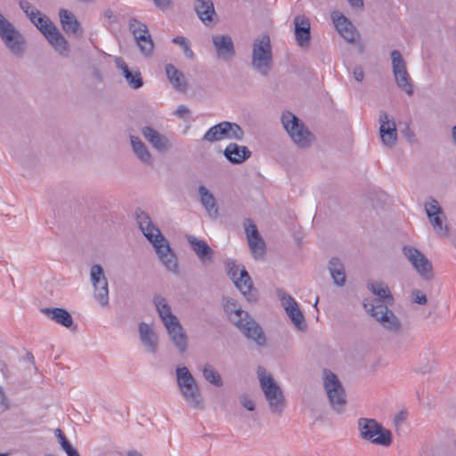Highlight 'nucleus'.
I'll return each mask as SVG.
<instances>
[{"instance_id":"obj_1","label":"nucleus","mask_w":456,"mask_h":456,"mask_svg":"<svg viewBox=\"0 0 456 456\" xmlns=\"http://www.w3.org/2000/svg\"><path fill=\"white\" fill-rule=\"evenodd\" d=\"M135 218L137 224L154 248L158 257L163 265L174 273H178V259L174 251L172 250L169 242L161 233L158 226H156L151 216L141 208L135 210Z\"/></svg>"},{"instance_id":"obj_2","label":"nucleus","mask_w":456,"mask_h":456,"mask_svg":"<svg viewBox=\"0 0 456 456\" xmlns=\"http://www.w3.org/2000/svg\"><path fill=\"white\" fill-rule=\"evenodd\" d=\"M224 310L228 315L229 321L233 323L246 338L253 340L258 346L265 345L266 338L262 328L247 311L242 310L238 305V302L235 299H224Z\"/></svg>"},{"instance_id":"obj_3","label":"nucleus","mask_w":456,"mask_h":456,"mask_svg":"<svg viewBox=\"0 0 456 456\" xmlns=\"http://www.w3.org/2000/svg\"><path fill=\"white\" fill-rule=\"evenodd\" d=\"M175 377L178 389L188 405L193 409L202 410L204 400L200 388L189 369L185 366H177Z\"/></svg>"},{"instance_id":"obj_4","label":"nucleus","mask_w":456,"mask_h":456,"mask_svg":"<svg viewBox=\"0 0 456 456\" xmlns=\"http://www.w3.org/2000/svg\"><path fill=\"white\" fill-rule=\"evenodd\" d=\"M257 376L270 411L281 416L286 406V399L281 387L271 374H266L265 370L262 367L258 368Z\"/></svg>"},{"instance_id":"obj_5","label":"nucleus","mask_w":456,"mask_h":456,"mask_svg":"<svg viewBox=\"0 0 456 456\" xmlns=\"http://www.w3.org/2000/svg\"><path fill=\"white\" fill-rule=\"evenodd\" d=\"M273 58L269 35L262 34L252 44L251 67L261 76L267 77L273 68Z\"/></svg>"},{"instance_id":"obj_6","label":"nucleus","mask_w":456,"mask_h":456,"mask_svg":"<svg viewBox=\"0 0 456 456\" xmlns=\"http://www.w3.org/2000/svg\"><path fill=\"white\" fill-rule=\"evenodd\" d=\"M357 428L362 440L384 447H388L393 442L391 431L374 419L360 418Z\"/></svg>"},{"instance_id":"obj_7","label":"nucleus","mask_w":456,"mask_h":456,"mask_svg":"<svg viewBox=\"0 0 456 456\" xmlns=\"http://www.w3.org/2000/svg\"><path fill=\"white\" fill-rule=\"evenodd\" d=\"M0 38L13 55L21 57L24 54L26 40L23 35L1 12Z\"/></svg>"},{"instance_id":"obj_8","label":"nucleus","mask_w":456,"mask_h":456,"mask_svg":"<svg viewBox=\"0 0 456 456\" xmlns=\"http://www.w3.org/2000/svg\"><path fill=\"white\" fill-rule=\"evenodd\" d=\"M323 387L332 409L341 413L346 404L345 389L338 377L329 370L323 371Z\"/></svg>"},{"instance_id":"obj_9","label":"nucleus","mask_w":456,"mask_h":456,"mask_svg":"<svg viewBox=\"0 0 456 456\" xmlns=\"http://www.w3.org/2000/svg\"><path fill=\"white\" fill-rule=\"evenodd\" d=\"M281 119L284 129L297 146L305 148L309 145L312 134L296 115L285 111Z\"/></svg>"},{"instance_id":"obj_10","label":"nucleus","mask_w":456,"mask_h":456,"mask_svg":"<svg viewBox=\"0 0 456 456\" xmlns=\"http://www.w3.org/2000/svg\"><path fill=\"white\" fill-rule=\"evenodd\" d=\"M403 254L424 281H429L434 279L432 264L422 252L413 246L405 245L403 248Z\"/></svg>"},{"instance_id":"obj_11","label":"nucleus","mask_w":456,"mask_h":456,"mask_svg":"<svg viewBox=\"0 0 456 456\" xmlns=\"http://www.w3.org/2000/svg\"><path fill=\"white\" fill-rule=\"evenodd\" d=\"M392 70L397 86L408 95L413 94V85L406 69V63L397 50L391 52Z\"/></svg>"},{"instance_id":"obj_12","label":"nucleus","mask_w":456,"mask_h":456,"mask_svg":"<svg viewBox=\"0 0 456 456\" xmlns=\"http://www.w3.org/2000/svg\"><path fill=\"white\" fill-rule=\"evenodd\" d=\"M128 25L141 53L145 56L151 55L154 44L147 26L135 18H131Z\"/></svg>"},{"instance_id":"obj_13","label":"nucleus","mask_w":456,"mask_h":456,"mask_svg":"<svg viewBox=\"0 0 456 456\" xmlns=\"http://www.w3.org/2000/svg\"><path fill=\"white\" fill-rule=\"evenodd\" d=\"M90 278L94 288V297L99 304L105 307L109 305L108 281L104 275L103 268L100 265H94L90 270Z\"/></svg>"},{"instance_id":"obj_14","label":"nucleus","mask_w":456,"mask_h":456,"mask_svg":"<svg viewBox=\"0 0 456 456\" xmlns=\"http://www.w3.org/2000/svg\"><path fill=\"white\" fill-rule=\"evenodd\" d=\"M212 42L216 56L219 60L228 62L235 56V47L232 38L229 35H213Z\"/></svg>"},{"instance_id":"obj_15","label":"nucleus","mask_w":456,"mask_h":456,"mask_svg":"<svg viewBox=\"0 0 456 456\" xmlns=\"http://www.w3.org/2000/svg\"><path fill=\"white\" fill-rule=\"evenodd\" d=\"M379 135L384 145L393 147L397 141V130L395 120L389 119L386 111L380 110L379 115Z\"/></svg>"},{"instance_id":"obj_16","label":"nucleus","mask_w":456,"mask_h":456,"mask_svg":"<svg viewBox=\"0 0 456 456\" xmlns=\"http://www.w3.org/2000/svg\"><path fill=\"white\" fill-rule=\"evenodd\" d=\"M331 18L338 32L345 40L349 43H354L359 38V32L343 13L335 11L331 13Z\"/></svg>"},{"instance_id":"obj_17","label":"nucleus","mask_w":456,"mask_h":456,"mask_svg":"<svg viewBox=\"0 0 456 456\" xmlns=\"http://www.w3.org/2000/svg\"><path fill=\"white\" fill-rule=\"evenodd\" d=\"M193 9L206 26L212 27L217 22L218 16L212 0H194Z\"/></svg>"},{"instance_id":"obj_18","label":"nucleus","mask_w":456,"mask_h":456,"mask_svg":"<svg viewBox=\"0 0 456 456\" xmlns=\"http://www.w3.org/2000/svg\"><path fill=\"white\" fill-rule=\"evenodd\" d=\"M49 44L60 55L68 57L69 55V43L64 36L60 32L58 28L53 22L42 32Z\"/></svg>"},{"instance_id":"obj_19","label":"nucleus","mask_w":456,"mask_h":456,"mask_svg":"<svg viewBox=\"0 0 456 456\" xmlns=\"http://www.w3.org/2000/svg\"><path fill=\"white\" fill-rule=\"evenodd\" d=\"M164 326L167 330L170 340L178 352L181 354L184 353L187 350L188 338L180 321L177 319L176 321L166 323Z\"/></svg>"},{"instance_id":"obj_20","label":"nucleus","mask_w":456,"mask_h":456,"mask_svg":"<svg viewBox=\"0 0 456 456\" xmlns=\"http://www.w3.org/2000/svg\"><path fill=\"white\" fill-rule=\"evenodd\" d=\"M141 133L144 139L159 152H166L172 148L170 140L151 126H143Z\"/></svg>"},{"instance_id":"obj_21","label":"nucleus","mask_w":456,"mask_h":456,"mask_svg":"<svg viewBox=\"0 0 456 456\" xmlns=\"http://www.w3.org/2000/svg\"><path fill=\"white\" fill-rule=\"evenodd\" d=\"M20 8L25 12L29 20L42 33L50 26L53 21L48 17L42 14L41 12L32 5L27 0H20L19 2Z\"/></svg>"},{"instance_id":"obj_22","label":"nucleus","mask_w":456,"mask_h":456,"mask_svg":"<svg viewBox=\"0 0 456 456\" xmlns=\"http://www.w3.org/2000/svg\"><path fill=\"white\" fill-rule=\"evenodd\" d=\"M59 17L61 28L68 36L77 37L83 36V27L72 12L61 8L59 11Z\"/></svg>"},{"instance_id":"obj_23","label":"nucleus","mask_w":456,"mask_h":456,"mask_svg":"<svg viewBox=\"0 0 456 456\" xmlns=\"http://www.w3.org/2000/svg\"><path fill=\"white\" fill-rule=\"evenodd\" d=\"M233 283L248 303L252 304L257 301L258 291L254 287L253 281L246 269L242 270L241 275L233 281Z\"/></svg>"},{"instance_id":"obj_24","label":"nucleus","mask_w":456,"mask_h":456,"mask_svg":"<svg viewBox=\"0 0 456 456\" xmlns=\"http://www.w3.org/2000/svg\"><path fill=\"white\" fill-rule=\"evenodd\" d=\"M138 330L141 342L145 346L146 351L156 354L159 348V338L153 328L145 322H141Z\"/></svg>"},{"instance_id":"obj_25","label":"nucleus","mask_w":456,"mask_h":456,"mask_svg":"<svg viewBox=\"0 0 456 456\" xmlns=\"http://www.w3.org/2000/svg\"><path fill=\"white\" fill-rule=\"evenodd\" d=\"M187 241L198 258L203 263H212L214 251L208 244L193 235L186 236Z\"/></svg>"},{"instance_id":"obj_26","label":"nucleus","mask_w":456,"mask_h":456,"mask_svg":"<svg viewBox=\"0 0 456 456\" xmlns=\"http://www.w3.org/2000/svg\"><path fill=\"white\" fill-rule=\"evenodd\" d=\"M295 37L300 47L309 45L311 32L309 20L304 16L297 15L294 19Z\"/></svg>"},{"instance_id":"obj_27","label":"nucleus","mask_w":456,"mask_h":456,"mask_svg":"<svg viewBox=\"0 0 456 456\" xmlns=\"http://www.w3.org/2000/svg\"><path fill=\"white\" fill-rule=\"evenodd\" d=\"M224 156L227 160L232 164L238 165L246 161L251 156V151L246 146H241L237 143H229L224 151Z\"/></svg>"},{"instance_id":"obj_28","label":"nucleus","mask_w":456,"mask_h":456,"mask_svg":"<svg viewBox=\"0 0 456 456\" xmlns=\"http://www.w3.org/2000/svg\"><path fill=\"white\" fill-rule=\"evenodd\" d=\"M200 200L209 217L216 219L219 216L217 202L213 193L205 186L200 185L198 188Z\"/></svg>"},{"instance_id":"obj_29","label":"nucleus","mask_w":456,"mask_h":456,"mask_svg":"<svg viewBox=\"0 0 456 456\" xmlns=\"http://www.w3.org/2000/svg\"><path fill=\"white\" fill-rule=\"evenodd\" d=\"M41 312L46 315L49 319L55 322L56 323L65 327L70 328L73 325V318L71 314L63 308L53 307V308H42Z\"/></svg>"},{"instance_id":"obj_30","label":"nucleus","mask_w":456,"mask_h":456,"mask_svg":"<svg viewBox=\"0 0 456 456\" xmlns=\"http://www.w3.org/2000/svg\"><path fill=\"white\" fill-rule=\"evenodd\" d=\"M382 314L375 320L386 330L400 334L403 330V325L398 317L390 309L381 313Z\"/></svg>"},{"instance_id":"obj_31","label":"nucleus","mask_w":456,"mask_h":456,"mask_svg":"<svg viewBox=\"0 0 456 456\" xmlns=\"http://www.w3.org/2000/svg\"><path fill=\"white\" fill-rule=\"evenodd\" d=\"M165 70L169 83L175 90L180 92L187 90L186 78L181 70L171 63L166 65Z\"/></svg>"},{"instance_id":"obj_32","label":"nucleus","mask_w":456,"mask_h":456,"mask_svg":"<svg viewBox=\"0 0 456 456\" xmlns=\"http://www.w3.org/2000/svg\"><path fill=\"white\" fill-rule=\"evenodd\" d=\"M118 68L121 70L123 77L126 78L127 84L134 89H138L142 86L143 82L139 70L129 69L128 66L120 58L117 60Z\"/></svg>"},{"instance_id":"obj_33","label":"nucleus","mask_w":456,"mask_h":456,"mask_svg":"<svg viewBox=\"0 0 456 456\" xmlns=\"http://www.w3.org/2000/svg\"><path fill=\"white\" fill-rule=\"evenodd\" d=\"M153 304L164 325L169 322H174L178 319L175 314H173L167 299L161 295L154 296Z\"/></svg>"},{"instance_id":"obj_34","label":"nucleus","mask_w":456,"mask_h":456,"mask_svg":"<svg viewBox=\"0 0 456 456\" xmlns=\"http://www.w3.org/2000/svg\"><path fill=\"white\" fill-rule=\"evenodd\" d=\"M130 142L134 153L140 161L146 165H152V156L145 143L138 137L134 135L130 136Z\"/></svg>"},{"instance_id":"obj_35","label":"nucleus","mask_w":456,"mask_h":456,"mask_svg":"<svg viewBox=\"0 0 456 456\" xmlns=\"http://www.w3.org/2000/svg\"><path fill=\"white\" fill-rule=\"evenodd\" d=\"M393 302H386L383 298L376 297V298H365L363 300V308L365 311L374 319L381 315L388 308L387 305L392 304Z\"/></svg>"},{"instance_id":"obj_36","label":"nucleus","mask_w":456,"mask_h":456,"mask_svg":"<svg viewBox=\"0 0 456 456\" xmlns=\"http://www.w3.org/2000/svg\"><path fill=\"white\" fill-rule=\"evenodd\" d=\"M328 269L334 283L338 286H343L346 282V273L344 265L338 257H331L328 264Z\"/></svg>"},{"instance_id":"obj_37","label":"nucleus","mask_w":456,"mask_h":456,"mask_svg":"<svg viewBox=\"0 0 456 456\" xmlns=\"http://www.w3.org/2000/svg\"><path fill=\"white\" fill-rule=\"evenodd\" d=\"M368 289L375 295L377 297L383 298L386 302H393V296L388 289V287L382 281H373L368 283Z\"/></svg>"},{"instance_id":"obj_38","label":"nucleus","mask_w":456,"mask_h":456,"mask_svg":"<svg viewBox=\"0 0 456 456\" xmlns=\"http://www.w3.org/2000/svg\"><path fill=\"white\" fill-rule=\"evenodd\" d=\"M445 218L446 217H445L444 213L433 216L432 217H428V220H429L435 232L437 234V236L443 237V238L447 237L449 234L448 226L444 224Z\"/></svg>"},{"instance_id":"obj_39","label":"nucleus","mask_w":456,"mask_h":456,"mask_svg":"<svg viewBox=\"0 0 456 456\" xmlns=\"http://www.w3.org/2000/svg\"><path fill=\"white\" fill-rule=\"evenodd\" d=\"M204 379L216 387H222L223 380L218 371L209 363H206L202 368Z\"/></svg>"},{"instance_id":"obj_40","label":"nucleus","mask_w":456,"mask_h":456,"mask_svg":"<svg viewBox=\"0 0 456 456\" xmlns=\"http://www.w3.org/2000/svg\"><path fill=\"white\" fill-rule=\"evenodd\" d=\"M291 322L294 323V325L300 330H303L306 327V323L305 322L304 315L301 312V310L298 307V305L297 306L288 310L286 312Z\"/></svg>"},{"instance_id":"obj_41","label":"nucleus","mask_w":456,"mask_h":456,"mask_svg":"<svg viewBox=\"0 0 456 456\" xmlns=\"http://www.w3.org/2000/svg\"><path fill=\"white\" fill-rule=\"evenodd\" d=\"M249 248L251 250V253L253 254L254 257L257 259L260 256H263L265 250V245L261 237L256 238V240L252 239L250 240H248Z\"/></svg>"},{"instance_id":"obj_42","label":"nucleus","mask_w":456,"mask_h":456,"mask_svg":"<svg viewBox=\"0 0 456 456\" xmlns=\"http://www.w3.org/2000/svg\"><path fill=\"white\" fill-rule=\"evenodd\" d=\"M243 269H246L245 266L237 264L234 260H228L226 262V272L232 281L241 275Z\"/></svg>"},{"instance_id":"obj_43","label":"nucleus","mask_w":456,"mask_h":456,"mask_svg":"<svg viewBox=\"0 0 456 456\" xmlns=\"http://www.w3.org/2000/svg\"><path fill=\"white\" fill-rule=\"evenodd\" d=\"M172 42L175 45H178L182 47L183 51V54L186 58L191 60L194 58V53L191 49L190 42L188 38L184 37H175L172 39Z\"/></svg>"},{"instance_id":"obj_44","label":"nucleus","mask_w":456,"mask_h":456,"mask_svg":"<svg viewBox=\"0 0 456 456\" xmlns=\"http://www.w3.org/2000/svg\"><path fill=\"white\" fill-rule=\"evenodd\" d=\"M425 211L428 217H432L433 216L444 214L443 208L440 207L438 201L434 198H428V201L425 203Z\"/></svg>"},{"instance_id":"obj_45","label":"nucleus","mask_w":456,"mask_h":456,"mask_svg":"<svg viewBox=\"0 0 456 456\" xmlns=\"http://www.w3.org/2000/svg\"><path fill=\"white\" fill-rule=\"evenodd\" d=\"M226 126L228 128L229 133L228 139L236 141H241L243 139L244 131L240 125H238L237 123L227 121Z\"/></svg>"},{"instance_id":"obj_46","label":"nucleus","mask_w":456,"mask_h":456,"mask_svg":"<svg viewBox=\"0 0 456 456\" xmlns=\"http://www.w3.org/2000/svg\"><path fill=\"white\" fill-rule=\"evenodd\" d=\"M278 295H279L281 303L286 312L288 310L297 306V301L290 295H289L286 292L281 291V290L279 291Z\"/></svg>"},{"instance_id":"obj_47","label":"nucleus","mask_w":456,"mask_h":456,"mask_svg":"<svg viewBox=\"0 0 456 456\" xmlns=\"http://www.w3.org/2000/svg\"><path fill=\"white\" fill-rule=\"evenodd\" d=\"M203 140L208 142L221 141L217 125L211 126L203 135Z\"/></svg>"},{"instance_id":"obj_48","label":"nucleus","mask_w":456,"mask_h":456,"mask_svg":"<svg viewBox=\"0 0 456 456\" xmlns=\"http://www.w3.org/2000/svg\"><path fill=\"white\" fill-rule=\"evenodd\" d=\"M240 404L248 411H253L256 409L255 402L250 398L248 394H241L239 396Z\"/></svg>"},{"instance_id":"obj_49","label":"nucleus","mask_w":456,"mask_h":456,"mask_svg":"<svg viewBox=\"0 0 456 456\" xmlns=\"http://www.w3.org/2000/svg\"><path fill=\"white\" fill-rule=\"evenodd\" d=\"M54 434L59 438L60 444L66 452L73 449L72 445L60 428H56L54 430Z\"/></svg>"},{"instance_id":"obj_50","label":"nucleus","mask_w":456,"mask_h":456,"mask_svg":"<svg viewBox=\"0 0 456 456\" xmlns=\"http://www.w3.org/2000/svg\"><path fill=\"white\" fill-rule=\"evenodd\" d=\"M412 303L425 305L428 302L427 296L419 289H413L411 294Z\"/></svg>"},{"instance_id":"obj_51","label":"nucleus","mask_w":456,"mask_h":456,"mask_svg":"<svg viewBox=\"0 0 456 456\" xmlns=\"http://www.w3.org/2000/svg\"><path fill=\"white\" fill-rule=\"evenodd\" d=\"M248 221L249 222V224L245 228V232H246V234H247L248 240H250L252 239L256 240V238L261 237L259 232H258L256 225L254 223H252L249 219Z\"/></svg>"},{"instance_id":"obj_52","label":"nucleus","mask_w":456,"mask_h":456,"mask_svg":"<svg viewBox=\"0 0 456 456\" xmlns=\"http://www.w3.org/2000/svg\"><path fill=\"white\" fill-rule=\"evenodd\" d=\"M0 408L2 409V411H8L11 408L10 401L1 387H0Z\"/></svg>"},{"instance_id":"obj_53","label":"nucleus","mask_w":456,"mask_h":456,"mask_svg":"<svg viewBox=\"0 0 456 456\" xmlns=\"http://www.w3.org/2000/svg\"><path fill=\"white\" fill-rule=\"evenodd\" d=\"M217 125V127H218V131H219V135H220V139L223 140V139H228V136H229V133H228V128H227V121H223V122H220Z\"/></svg>"},{"instance_id":"obj_54","label":"nucleus","mask_w":456,"mask_h":456,"mask_svg":"<svg viewBox=\"0 0 456 456\" xmlns=\"http://www.w3.org/2000/svg\"><path fill=\"white\" fill-rule=\"evenodd\" d=\"M402 134L403 136L410 142H416V137L414 132L411 129L409 125H406L403 130L402 131Z\"/></svg>"},{"instance_id":"obj_55","label":"nucleus","mask_w":456,"mask_h":456,"mask_svg":"<svg viewBox=\"0 0 456 456\" xmlns=\"http://www.w3.org/2000/svg\"><path fill=\"white\" fill-rule=\"evenodd\" d=\"M153 2L154 4L162 11L168 9L172 4L171 0H153Z\"/></svg>"},{"instance_id":"obj_56","label":"nucleus","mask_w":456,"mask_h":456,"mask_svg":"<svg viewBox=\"0 0 456 456\" xmlns=\"http://www.w3.org/2000/svg\"><path fill=\"white\" fill-rule=\"evenodd\" d=\"M353 76L356 81H358V82L362 81V79L364 78V72H363V69H362V67H360V66L354 67V70H353Z\"/></svg>"},{"instance_id":"obj_57","label":"nucleus","mask_w":456,"mask_h":456,"mask_svg":"<svg viewBox=\"0 0 456 456\" xmlns=\"http://www.w3.org/2000/svg\"><path fill=\"white\" fill-rule=\"evenodd\" d=\"M175 114L180 118H184L185 115H188L190 114V110L187 106L185 105H179L176 109V110L175 111Z\"/></svg>"},{"instance_id":"obj_58","label":"nucleus","mask_w":456,"mask_h":456,"mask_svg":"<svg viewBox=\"0 0 456 456\" xmlns=\"http://www.w3.org/2000/svg\"><path fill=\"white\" fill-rule=\"evenodd\" d=\"M432 369H433L432 363L429 361H428L424 365L417 367L415 369V371L418 373L425 374V373L430 372L432 370Z\"/></svg>"},{"instance_id":"obj_59","label":"nucleus","mask_w":456,"mask_h":456,"mask_svg":"<svg viewBox=\"0 0 456 456\" xmlns=\"http://www.w3.org/2000/svg\"><path fill=\"white\" fill-rule=\"evenodd\" d=\"M104 18L108 19L110 23L116 21V16L114 15V12L111 9L108 8L103 12Z\"/></svg>"},{"instance_id":"obj_60","label":"nucleus","mask_w":456,"mask_h":456,"mask_svg":"<svg viewBox=\"0 0 456 456\" xmlns=\"http://www.w3.org/2000/svg\"><path fill=\"white\" fill-rule=\"evenodd\" d=\"M350 6L354 9H362L363 7L362 0H347Z\"/></svg>"},{"instance_id":"obj_61","label":"nucleus","mask_w":456,"mask_h":456,"mask_svg":"<svg viewBox=\"0 0 456 456\" xmlns=\"http://www.w3.org/2000/svg\"><path fill=\"white\" fill-rule=\"evenodd\" d=\"M66 453L68 456H80V454L75 448L71 449L70 451L67 452Z\"/></svg>"},{"instance_id":"obj_62","label":"nucleus","mask_w":456,"mask_h":456,"mask_svg":"<svg viewBox=\"0 0 456 456\" xmlns=\"http://www.w3.org/2000/svg\"><path fill=\"white\" fill-rule=\"evenodd\" d=\"M127 456H142V455L136 451H129L127 452Z\"/></svg>"},{"instance_id":"obj_63","label":"nucleus","mask_w":456,"mask_h":456,"mask_svg":"<svg viewBox=\"0 0 456 456\" xmlns=\"http://www.w3.org/2000/svg\"><path fill=\"white\" fill-rule=\"evenodd\" d=\"M452 134V139L456 144V126H453Z\"/></svg>"},{"instance_id":"obj_64","label":"nucleus","mask_w":456,"mask_h":456,"mask_svg":"<svg viewBox=\"0 0 456 456\" xmlns=\"http://www.w3.org/2000/svg\"><path fill=\"white\" fill-rule=\"evenodd\" d=\"M453 246L455 247L456 248V239L453 240Z\"/></svg>"}]
</instances>
